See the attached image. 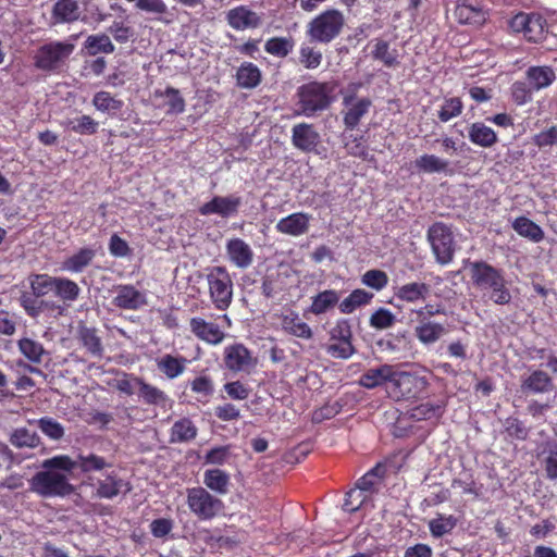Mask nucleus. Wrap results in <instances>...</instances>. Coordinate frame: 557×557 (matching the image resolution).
Returning a JSON list of instances; mask_svg holds the SVG:
<instances>
[{"label":"nucleus","mask_w":557,"mask_h":557,"mask_svg":"<svg viewBox=\"0 0 557 557\" xmlns=\"http://www.w3.org/2000/svg\"><path fill=\"white\" fill-rule=\"evenodd\" d=\"M76 466L77 462L67 455H59L44 460L42 470L29 480L30 491L42 497L71 494L74 487L69 482L66 474L72 473Z\"/></svg>","instance_id":"1"},{"label":"nucleus","mask_w":557,"mask_h":557,"mask_svg":"<svg viewBox=\"0 0 557 557\" xmlns=\"http://www.w3.org/2000/svg\"><path fill=\"white\" fill-rule=\"evenodd\" d=\"M470 277L481 293L482 297L496 305H507L511 301V294L500 270L484 261L470 263Z\"/></svg>","instance_id":"2"},{"label":"nucleus","mask_w":557,"mask_h":557,"mask_svg":"<svg viewBox=\"0 0 557 557\" xmlns=\"http://www.w3.org/2000/svg\"><path fill=\"white\" fill-rule=\"evenodd\" d=\"M334 90L335 84L331 82H310L300 86L297 90V114L310 117L326 110L333 101Z\"/></svg>","instance_id":"3"},{"label":"nucleus","mask_w":557,"mask_h":557,"mask_svg":"<svg viewBox=\"0 0 557 557\" xmlns=\"http://www.w3.org/2000/svg\"><path fill=\"white\" fill-rule=\"evenodd\" d=\"M75 50V45L66 41H50L40 46L34 55V65L45 72H55L63 67Z\"/></svg>","instance_id":"4"},{"label":"nucleus","mask_w":557,"mask_h":557,"mask_svg":"<svg viewBox=\"0 0 557 557\" xmlns=\"http://www.w3.org/2000/svg\"><path fill=\"white\" fill-rule=\"evenodd\" d=\"M344 23L341 11L326 10L309 23L308 35L314 41L327 44L341 34Z\"/></svg>","instance_id":"5"},{"label":"nucleus","mask_w":557,"mask_h":557,"mask_svg":"<svg viewBox=\"0 0 557 557\" xmlns=\"http://www.w3.org/2000/svg\"><path fill=\"white\" fill-rule=\"evenodd\" d=\"M210 299L218 310H226L233 300V281L224 267H213L207 274Z\"/></svg>","instance_id":"6"},{"label":"nucleus","mask_w":557,"mask_h":557,"mask_svg":"<svg viewBox=\"0 0 557 557\" xmlns=\"http://www.w3.org/2000/svg\"><path fill=\"white\" fill-rule=\"evenodd\" d=\"M428 240L432 247L437 263L445 265L453 261L455 240L451 228L443 222H436L429 227Z\"/></svg>","instance_id":"7"},{"label":"nucleus","mask_w":557,"mask_h":557,"mask_svg":"<svg viewBox=\"0 0 557 557\" xmlns=\"http://www.w3.org/2000/svg\"><path fill=\"white\" fill-rule=\"evenodd\" d=\"M187 504L191 512L202 520L212 519L223 508L222 500L212 496L203 487L188 490Z\"/></svg>","instance_id":"8"},{"label":"nucleus","mask_w":557,"mask_h":557,"mask_svg":"<svg viewBox=\"0 0 557 557\" xmlns=\"http://www.w3.org/2000/svg\"><path fill=\"white\" fill-rule=\"evenodd\" d=\"M359 86L360 84L351 85V91L343 97V106L345 108L343 121L348 129L356 128L372 107L371 99L356 97L355 92Z\"/></svg>","instance_id":"9"},{"label":"nucleus","mask_w":557,"mask_h":557,"mask_svg":"<svg viewBox=\"0 0 557 557\" xmlns=\"http://www.w3.org/2000/svg\"><path fill=\"white\" fill-rule=\"evenodd\" d=\"M392 386L396 398H413L425 391L428 380L424 376L395 371Z\"/></svg>","instance_id":"10"},{"label":"nucleus","mask_w":557,"mask_h":557,"mask_svg":"<svg viewBox=\"0 0 557 557\" xmlns=\"http://www.w3.org/2000/svg\"><path fill=\"white\" fill-rule=\"evenodd\" d=\"M242 203V197L236 195L214 196L199 208V212L201 215L216 214L223 219H228L238 213Z\"/></svg>","instance_id":"11"},{"label":"nucleus","mask_w":557,"mask_h":557,"mask_svg":"<svg viewBox=\"0 0 557 557\" xmlns=\"http://www.w3.org/2000/svg\"><path fill=\"white\" fill-rule=\"evenodd\" d=\"M292 144L302 152H317V148L321 144V135L313 124L298 123L292 128Z\"/></svg>","instance_id":"12"},{"label":"nucleus","mask_w":557,"mask_h":557,"mask_svg":"<svg viewBox=\"0 0 557 557\" xmlns=\"http://www.w3.org/2000/svg\"><path fill=\"white\" fill-rule=\"evenodd\" d=\"M520 389L527 396L549 395L555 394L556 386L547 372L537 369L522 377Z\"/></svg>","instance_id":"13"},{"label":"nucleus","mask_w":557,"mask_h":557,"mask_svg":"<svg viewBox=\"0 0 557 557\" xmlns=\"http://www.w3.org/2000/svg\"><path fill=\"white\" fill-rule=\"evenodd\" d=\"M113 305L120 309L137 310L147 305L146 294L133 285H119L115 287Z\"/></svg>","instance_id":"14"},{"label":"nucleus","mask_w":557,"mask_h":557,"mask_svg":"<svg viewBox=\"0 0 557 557\" xmlns=\"http://www.w3.org/2000/svg\"><path fill=\"white\" fill-rule=\"evenodd\" d=\"M225 364L232 371H249L257 364L250 351L242 344L225 349Z\"/></svg>","instance_id":"15"},{"label":"nucleus","mask_w":557,"mask_h":557,"mask_svg":"<svg viewBox=\"0 0 557 557\" xmlns=\"http://www.w3.org/2000/svg\"><path fill=\"white\" fill-rule=\"evenodd\" d=\"M455 16L461 24L481 26L487 18V12L479 3L458 0L455 8Z\"/></svg>","instance_id":"16"},{"label":"nucleus","mask_w":557,"mask_h":557,"mask_svg":"<svg viewBox=\"0 0 557 557\" xmlns=\"http://www.w3.org/2000/svg\"><path fill=\"white\" fill-rule=\"evenodd\" d=\"M227 23L236 30L257 28L261 25V17L246 7H237L227 12Z\"/></svg>","instance_id":"17"},{"label":"nucleus","mask_w":557,"mask_h":557,"mask_svg":"<svg viewBox=\"0 0 557 557\" xmlns=\"http://www.w3.org/2000/svg\"><path fill=\"white\" fill-rule=\"evenodd\" d=\"M226 252L230 260L239 269L250 267L253 261L252 249L240 238L230 239L226 244Z\"/></svg>","instance_id":"18"},{"label":"nucleus","mask_w":557,"mask_h":557,"mask_svg":"<svg viewBox=\"0 0 557 557\" xmlns=\"http://www.w3.org/2000/svg\"><path fill=\"white\" fill-rule=\"evenodd\" d=\"M311 216L307 213L297 212L281 219L276 230L286 235L300 236L308 232Z\"/></svg>","instance_id":"19"},{"label":"nucleus","mask_w":557,"mask_h":557,"mask_svg":"<svg viewBox=\"0 0 557 557\" xmlns=\"http://www.w3.org/2000/svg\"><path fill=\"white\" fill-rule=\"evenodd\" d=\"M190 331L201 341L209 344H220L224 338V333L220 327L211 322H207L202 318H191Z\"/></svg>","instance_id":"20"},{"label":"nucleus","mask_w":557,"mask_h":557,"mask_svg":"<svg viewBox=\"0 0 557 557\" xmlns=\"http://www.w3.org/2000/svg\"><path fill=\"white\" fill-rule=\"evenodd\" d=\"M9 443L17 449H35L42 445L39 434L25 426L13 429L9 435Z\"/></svg>","instance_id":"21"},{"label":"nucleus","mask_w":557,"mask_h":557,"mask_svg":"<svg viewBox=\"0 0 557 557\" xmlns=\"http://www.w3.org/2000/svg\"><path fill=\"white\" fill-rule=\"evenodd\" d=\"M81 9L76 0H59L52 8L55 24L73 23L81 17Z\"/></svg>","instance_id":"22"},{"label":"nucleus","mask_w":557,"mask_h":557,"mask_svg":"<svg viewBox=\"0 0 557 557\" xmlns=\"http://www.w3.org/2000/svg\"><path fill=\"white\" fill-rule=\"evenodd\" d=\"M395 369L391 364H383L379 368L369 369L360 377V385L366 388H374L385 382L392 384Z\"/></svg>","instance_id":"23"},{"label":"nucleus","mask_w":557,"mask_h":557,"mask_svg":"<svg viewBox=\"0 0 557 557\" xmlns=\"http://www.w3.org/2000/svg\"><path fill=\"white\" fill-rule=\"evenodd\" d=\"M281 324L283 331L289 335H294L302 339H311L313 336L311 327L300 319L298 313L294 311L283 315Z\"/></svg>","instance_id":"24"},{"label":"nucleus","mask_w":557,"mask_h":557,"mask_svg":"<svg viewBox=\"0 0 557 557\" xmlns=\"http://www.w3.org/2000/svg\"><path fill=\"white\" fill-rule=\"evenodd\" d=\"M447 333L443 324L433 321H419L414 327V335L424 345L434 344Z\"/></svg>","instance_id":"25"},{"label":"nucleus","mask_w":557,"mask_h":557,"mask_svg":"<svg viewBox=\"0 0 557 557\" xmlns=\"http://www.w3.org/2000/svg\"><path fill=\"white\" fill-rule=\"evenodd\" d=\"M431 292V288L425 283L411 282L398 287L395 292V297L406 302H417L425 300Z\"/></svg>","instance_id":"26"},{"label":"nucleus","mask_w":557,"mask_h":557,"mask_svg":"<svg viewBox=\"0 0 557 557\" xmlns=\"http://www.w3.org/2000/svg\"><path fill=\"white\" fill-rule=\"evenodd\" d=\"M371 55L386 67H397L400 64L398 50L391 48L389 44L382 39L375 40Z\"/></svg>","instance_id":"27"},{"label":"nucleus","mask_w":557,"mask_h":557,"mask_svg":"<svg viewBox=\"0 0 557 557\" xmlns=\"http://www.w3.org/2000/svg\"><path fill=\"white\" fill-rule=\"evenodd\" d=\"M131 491L128 483L124 482L122 479L109 475L104 480L99 481L97 495L101 498H113L117 496L120 493H127Z\"/></svg>","instance_id":"28"},{"label":"nucleus","mask_w":557,"mask_h":557,"mask_svg":"<svg viewBox=\"0 0 557 557\" xmlns=\"http://www.w3.org/2000/svg\"><path fill=\"white\" fill-rule=\"evenodd\" d=\"M528 84L535 90L548 87L555 79V72L549 66H532L527 71Z\"/></svg>","instance_id":"29"},{"label":"nucleus","mask_w":557,"mask_h":557,"mask_svg":"<svg viewBox=\"0 0 557 557\" xmlns=\"http://www.w3.org/2000/svg\"><path fill=\"white\" fill-rule=\"evenodd\" d=\"M95 256H96V252L94 249L82 248L75 255L66 258L62 262V269L64 271H69V272H73V273H81L84 271L85 268H87L91 263Z\"/></svg>","instance_id":"30"},{"label":"nucleus","mask_w":557,"mask_h":557,"mask_svg":"<svg viewBox=\"0 0 557 557\" xmlns=\"http://www.w3.org/2000/svg\"><path fill=\"white\" fill-rule=\"evenodd\" d=\"M470 140L481 147H492L497 141L496 133L483 123H473L469 129Z\"/></svg>","instance_id":"31"},{"label":"nucleus","mask_w":557,"mask_h":557,"mask_svg":"<svg viewBox=\"0 0 557 557\" xmlns=\"http://www.w3.org/2000/svg\"><path fill=\"white\" fill-rule=\"evenodd\" d=\"M197 436V428L191 420L183 418L177 420L171 429V443H184Z\"/></svg>","instance_id":"32"},{"label":"nucleus","mask_w":557,"mask_h":557,"mask_svg":"<svg viewBox=\"0 0 557 557\" xmlns=\"http://www.w3.org/2000/svg\"><path fill=\"white\" fill-rule=\"evenodd\" d=\"M512 227L520 236L534 243H539L544 238L542 228L525 216L517 218L512 223Z\"/></svg>","instance_id":"33"},{"label":"nucleus","mask_w":557,"mask_h":557,"mask_svg":"<svg viewBox=\"0 0 557 557\" xmlns=\"http://www.w3.org/2000/svg\"><path fill=\"white\" fill-rule=\"evenodd\" d=\"M203 483L211 491L223 495L228 492L230 476L220 469H209L205 472Z\"/></svg>","instance_id":"34"},{"label":"nucleus","mask_w":557,"mask_h":557,"mask_svg":"<svg viewBox=\"0 0 557 557\" xmlns=\"http://www.w3.org/2000/svg\"><path fill=\"white\" fill-rule=\"evenodd\" d=\"M78 337L83 346L89 354L95 357H101L103 354V346L101 338L97 335L96 329L81 326L78 331Z\"/></svg>","instance_id":"35"},{"label":"nucleus","mask_w":557,"mask_h":557,"mask_svg":"<svg viewBox=\"0 0 557 557\" xmlns=\"http://www.w3.org/2000/svg\"><path fill=\"white\" fill-rule=\"evenodd\" d=\"M414 164L419 171L429 174L447 172L449 168L447 160L441 159L435 154H423L416 159Z\"/></svg>","instance_id":"36"},{"label":"nucleus","mask_w":557,"mask_h":557,"mask_svg":"<svg viewBox=\"0 0 557 557\" xmlns=\"http://www.w3.org/2000/svg\"><path fill=\"white\" fill-rule=\"evenodd\" d=\"M339 300V295L336 290L327 289L319 293L312 298L310 312L318 315L326 312L330 308L334 307Z\"/></svg>","instance_id":"37"},{"label":"nucleus","mask_w":557,"mask_h":557,"mask_svg":"<svg viewBox=\"0 0 557 557\" xmlns=\"http://www.w3.org/2000/svg\"><path fill=\"white\" fill-rule=\"evenodd\" d=\"M81 288L78 285L69 278L57 277L54 282L53 293L63 301H74L79 295Z\"/></svg>","instance_id":"38"},{"label":"nucleus","mask_w":557,"mask_h":557,"mask_svg":"<svg viewBox=\"0 0 557 557\" xmlns=\"http://www.w3.org/2000/svg\"><path fill=\"white\" fill-rule=\"evenodd\" d=\"M237 84L243 88H253L261 79L259 69L252 63H244L236 74Z\"/></svg>","instance_id":"39"},{"label":"nucleus","mask_w":557,"mask_h":557,"mask_svg":"<svg viewBox=\"0 0 557 557\" xmlns=\"http://www.w3.org/2000/svg\"><path fill=\"white\" fill-rule=\"evenodd\" d=\"M85 47L91 55L97 53L109 54L115 49L110 37L106 34L88 36L85 41Z\"/></svg>","instance_id":"40"},{"label":"nucleus","mask_w":557,"mask_h":557,"mask_svg":"<svg viewBox=\"0 0 557 557\" xmlns=\"http://www.w3.org/2000/svg\"><path fill=\"white\" fill-rule=\"evenodd\" d=\"M18 349L21 354L27 358L30 362L40 363L41 357L46 354L44 346L32 339V338H21L17 343Z\"/></svg>","instance_id":"41"},{"label":"nucleus","mask_w":557,"mask_h":557,"mask_svg":"<svg viewBox=\"0 0 557 557\" xmlns=\"http://www.w3.org/2000/svg\"><path fill=\"white\" fill-rule=\"evenodd\" d=\"M372 298V293L364 289H355L339 304V309L343 313H351L356 308L369 304Z\"/></svg>","instance_id":"42"},{"label":"nucleus","mask_w":557,"mask_h":557,"mask_svg":"<svg viewBox=\"0 0 557 557\" xmlns=\"http://www.w3.org/2000/svg\"><path fill=\"white\" fill-rule=\"evenodd\" d=\"M139 397L148 405L165 406L168 396L165 393L156 386H152L141 380L138 387Z\"/></svg>","instance_id":"43"},{"label":"nucleus","mask_w":557,"mask_h":557,"mask_svg":"<svg viewBox=\"0 0 557 557\" xmlns=\"http://www.w3.org/2000/svg\"><path fill=\"white\" fill-rule=\"evenodd\" d=\"M457 524V519L454 516L438 515L436 518L430 520L429 529L434 537H442L450 533Z\"/></svg>","instance_id":"44"},{"label":"nucleus","mask_w":557,"mask_h":557,"mask_svg":"<svg viewBox=\"0 0 557 557\" xmlns=\"http://www.w3.org/2000/svg\"><path fill=\"white\" fill-rule=\"evenodd\" d=\"M141 384V379L134 376L132 374H127L125 372L117 375L110 385L117 389L119 392L125 395H133L136 391H138L139 385Z\"/></svg>","instance_id":"45"},{"label":"nucleus","mask_w":557,"mask_h":557,"mask_svg":"<svg viewBox=\"0 0 557 557\" xmlns=\"http://www.w3.org/2000/svg\"><path fill=\"white\" fill-rule=\"evenodd\" d=\"M75 461L77 462L76 468H79L83 472L100 471L109 466L103 457L95 454H79Z\"/></svg>","instance_id":"46"},{"label":"nucleus","mask_w":557,"mask_h":557,"mask_svg":"<svg viewBox=\"0 0 557 557\" xmlns=\"http://www.w3.org/2000/svg\"><path fill=\"white\" fill-rule=\"evenodd\" d=\"M158 367L169 379H174L183 373L185 369V359H178L171 355H166L158 362Z\"/></svg>","instance_id":"47"},{"label":"nucleus","mask_w":557,"mask_h":557,"mask_svg":"<svg viewBox=\"0 0 557 557\" xmlns=\"http://www.w3.org/2000/svg\"><path fill=\"white\" fill-rule=\"evenodd\" d=\"M322 62V53L314 47L302 45L299 50V63L308 70L320 66Z\"/></svg>","instance_id":"48"},{"label":"nucleus","mask_w":557,"mask_h":557,"mask_svg":"<svg viewBox=\"0 0 557 557\" xmlns=\"http://www.w3.org/2000/svg\"><path fill=\"white\" fill-rule=\"evenodd\" d=\"M92 104L102 112H116L122 108V101L112 97L108 91H98L92 99Z\"/></svg>","instance_id":"49"},{"label":"nucleus","mask_w":557,"mask_h":557,"mask_svg":"<svg viewBox=\"0 0 557 557\" xmlns=\"http://www.w3.org/2000/svg\"><path fill=\"white\" fill-rule=\"evenodd\" d=\"M57 277L49 276L47 274H36L30 277V287L34 296L42 297L49 292H53L54 282Z\"/></svg>","instance_id":"50"},{"label":"nucleus","mask_w":557,"mask_h":557,"mask_svg":"<svg viewBox=\"0 0 557 557\" xmlns=\"http://www.w3.org/2000/svg\"><path fill=\"white\" fill-rule=\"evenodd\" d=\"M294 42L290 38L274 37L265 42L264 49L268 53L276 57H286L293 49Z\"/></svg>","instance_id":"51"},{"label":"nucleus","mask_w":557,"mask_h":557,"mask_svg":"<svg viewBox=\"0 0 557 557\" xmlns=\"http://www.w3.org/2000/svg\"><path fill=\"white\" fill-rule=\"evenodd\" d=\"M40 431L53 441H59L64 436V428L61 423L50 417H44L37 420Z\"/></svg>","instance_id":"52"},{"label":"nucleus","mask_w":557,"mask_h":557,"mask_svg":"<svg viewBox=\"0 0 557 557\" xmlns=\"http://www.w3.org/2000/svg\"><path fill=\"white\" fill-rule=\"evenodd\" d=\"M67 125L73 132L82 135H92L98 128V122L89 115H82L70 120Z\"/></svg>","instance_id":"53"},{"label":"nucleus","mask_w":557,"mask_h":557,"mask_svg":"<svg viewBox=\"0 0 557 557\" xmlns=\"http://www.w3.org/2000/svg\"><path fill=\"white\" fill-rule=\"evenodd\" d=\"M463 104L457 97L446 99L438 111V119L442 122H448L450 119L461 114Z\"/></svg>","instance_id":"54"},{"label":"nucleus","mask_w":557,"mask_h":557,"mask_svg":"<svg viewBox=\"0 0 557 557\" xmlns=\"http://www.w3.org/2000/svg\"><path fill=\"white\" fill-rule=\"evenodd\" d=\"M362 283L375 290L383 289L388 283V276L381 270H369L361 278Z\"/></svg>","instance_id":"55"},{"label":"nucleus","mask_w":557,"mask_h":557,"mask_svg":"<svg viewBox=\"0 0 557 557\" xmlns=\"http://www.w3.org/2000/svg\"><path fill=\"white\" fill-rule=\"evenodd\" d=\"M545 22L540 15L531 14L530 23L527 24L524 36L530 41H539L544 36Z\"/></svg>","instance_id":"56"},{"label":"nucleus","mask_w":557,"mask_h":557,"mask_svg":"<svg viewBox=\"0 0 557 557\" xmlns=\"http://www.w3.org/2000/svg\"><path fill=\"white\" fill-rule=\"evenodd\" d=\"M395 315L387 309L380 308L370 318V325L377 330L391 327L395 323Z\"/></svg>","instance_id":"57"},{"label":"nucleus","mask_w":557,"mask_h":557,"mask_svg":"<svg viewBox=\"0 0 557 557\" xmlns=\"http://www.w3.org/2000/svg\"><path fill=\"white\" fill-rule=\"evenodd\" d=\"M135 7L140 11L157 16L168 13V5L164 0H136Z\"/></svg>","instance_id":"58"},{"label":"nucleus","mask_w":557,"mask_h":557,"mask_svg":"<svg viewBox=\"0 0 557 557\" xmlns=\"http://www.w3.org/2000/svg\"><path fill=\"white\" fill-rule=\"evenodd\" d=\"M366 500L367 495H364V493L361 490H358L356 486L346 494L343 509L348 512H355L362 506Z\"/></svg>","instance_id":"59"},{"label":"nucleus","mask_w":557,"mask_h":557,"mask_svg":"<svg viewBox=\"0 0 557 557\" xmlns=\"http://www.w3.org/2000/svg\"><path fill=\"white\" fill-rule=\"evenodd\" d=\"M20 304L32 318H37L40 314L42 307L49 305L44 300L38 301L36 298L26 293L21 295Z\"/></svg>","instance_id":"60"},{"label":"nucleus","mask_w":557,"mask_h":557,"mask_svg":"<svg viewBox=\"0 0 557 557\" xmlns=\"http://www.w3.org/2000/svg\"><path fill=\"white\" fill-rule=\"evenodd\" d=\"M164 96L166 98V104L170 112L182 113L184 111L185 101L177 89L168 87L165 89Z\"/></svg>","instance_id":"61"},{"label":"nucleus","mask_w":557,"mask_h":557,"mask_svg":"<svg viewBox=\"0 0 557 557\" xmlns=\"http://www.w3.org/2000/svg\"><path fill=\"white\" fill-rule=\"evenodd\" d=\"M533 144L539 148L557 145V126H550L533 136Z\"/></svg>","instance_id":"62"},{"label":"nucleus","mask_w":557,"mask_h":557,"mask_svg":"<svg viewBox=\"0 0 557 557\" xmlns=\"http://www.w3.org/2000/svg\"><path fill=\"white\" fill-rule=\"evenodd\" d=\"M326 351L334 358L348 359L355 354V347L351 342H338L327 346Z\"/></svg>","instance_id":"63"},{"label":"nucleus","mask_w":557,"mask_h":557,"mask_svg":"<svg viewBox=\"0 0 557 557\" xmlns=\"http://www.w3.org/2000/svg\"><path fill=\"white\" fill-rule=\"evenodd\" d=\"M544 470L547 479L557 480V445L548 449V455L544 459Z\"/></svg>","instance_id":"64"}]
</instances>
